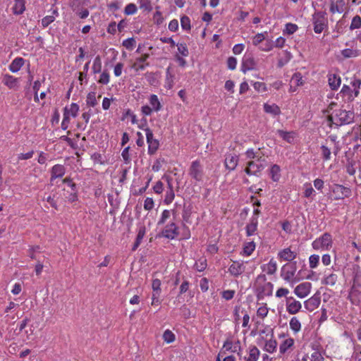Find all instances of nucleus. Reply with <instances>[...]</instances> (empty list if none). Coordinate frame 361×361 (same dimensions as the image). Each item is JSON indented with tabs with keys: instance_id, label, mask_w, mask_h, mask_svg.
<instances>
[{
	"instance_id": "1",
	"label": "nucleus",
	"mask_w": 361,
	"mask_h": 361,
	"mask_svg": "<svg viewBox=\"0 0 361 361\" xmlns=\"http://www.w3.org/2000/svg\"><path fill=\"white\" fill-rule=\"evenodd\" d=\"M266 281L267 278L264 274H260L257 277L255 284L258 299L264 298V295H271L273 284L271 282L267 283Z\"/></svg>"
},
{
	"instance_id": "2",
	"label": "nucleus",
	"mask_w": 361,
	"mask_h": 361,
	"mask_svg": "<svg viewBox=\"0 0 361 361\" xmlns=\"http://www.w3.org/2000/svg\"><path fill=\"white\" fill-rule=\"evenodd\" d=\"M354 112L352 111H346L345 109H339L335 110L334 111V117L335 122L334 124L337 126H341L343 125H347L351 123L354 121Z\"/></svg>"
},
{
	"instance_id": "3",
	"label": "nucleus",
	"mask_w": 361,
	"mask_h": 361,
	"mask_svg": "<svg viewBox=\"0 0 361 361\" xmlns=\"http://www.w3.org/2000/svg\"><path fill=\"white\" fill-rule=\"evenodd\" d=\"M262 161H264V159H262V157H260V158L255 161H248L247 166L245 169V173L249 176L254 175L258 176L261 171L264 168Z\"/></svg>"
},
{
	"instance_id": "4",
	"label": "nucleus",
	"mask_w": 361,
	"mask_h": 361,
	"mask_svg": "<svg viewBox=\"0 0 361 361\" xmlns=\"http://www.w3.org/2000/svg\"><path fill=\"white\" fill-rule=\"evenodd\" d=\"M332 239L331 235L325 233L321 238L317 239L312 243V247L314 250L319 249H329L331 246Z\"/></svg>"
},
{
	"instance_id": "5",
	"label": "nucleus",
	"mask_w": 361,
	"mask_h": 361,
	"mask_svg": "<svg viewBox=\"0 0 361 361\" xmlns=\"http://www.w3.org/2000/svg\"><path fill=\"white\" fill-rule=\"evenodd\" d=\"M146 132L147 142L148 144V153L154 154L157 151L159 147V142L157 139L154 138L152 131L147 128L145 129Z\"/></svg>"
},
{
	"instance_id": "6",
	"label": "nucleus",
	"mask_w": 361,
	"mask_h": 361,
	"mask_svg": "<svg viewBox=\"0 0 361 361\" xmlns=\"http://www.w3.org/2000/svg\"><path fill=\"white\" fill-rule=\"evenodd\" d=\"M314 31L321 33L325 26V13L317 12L313 15Z\"/></svg>"
},
{
	"instance_id": "7",
	"label": "nucleus",
	"mask_w": 361,
	"mask_h": 361,
	"mask_svg": "<svg viewBox=\"0 0 361 361\" xmlns=\"http://www.w3.org/2000/svg\"><path fill=\"white\" fill-rule=\"evenodd\" d=\"M296 271V262L285 264L282 268L281 277L286 281H290Z\"/></svg>"
},
{
	"instance_id": "8",
	"label": "nucleus",
	"mask_w": 361,
	"mask_h": 361,
	"mask_svg": "<svg viewBox=\"0 0 361 361\" xmlns=\"http://www.w3.org/2000/svg\"><path fill=\"white\" fill-rule=\"evenodd\" d=\"M332 192L334 194L335 200H343L345 197H348L351 193V191L348 188L338 184L334 185Z\"/></svg>"
},
{
	"instance_id": "9",
	"label": "nucleus",
	"mask_w": 361,
	"mask_h": 361,
	"mask_svg": "<svg viewBox=\"0 0 361 361\" xmlns=\"http://www.w3.org/2000/svg\"><path fill=\"white\" fill-rule=\"evenodd\" d=\"M189 174L191 177L197 181H200L202 179L203 171L200 162L197 160L192 162L190 167Z\"/></svg>"
},
{
	"instance_id": "10",
	"label": "nucleus",
	"mask_w": 361,
	"mask_h": 361,
	"mask_svg": "<svg viewBox=\"0 0 361 361\" xmlns=\"http://www.w3.org/2000/svg\"><path fill=\"white\" fill-rule=\"evenodd\" d=\"M311 288L312 284L310 282H304L295 288L294 293L298 297L304 298L309 295Z\"/></svg>"
},
{
	"instance_id": "11",
	"label": "nucleus",
	"mask_w": 361,
	"mask_h": 361,
	"mask_svg": "<svg viewBox=\"0 0 361 361\" xmlns=\"http://www.w3.org/2000/svg\"><path fill=\"white\" fill-rule=\"evenodd\" d=\"M286 307L288 313L295 314L300 311L302 307V305L293 297H286Z\"/></svg>"
},
{
	"instance_id": "12",
	"label": "nucleus",
	"mask_w": 361,
	"mask_h": 361,
	"mask_svg": "<svg viewBox=\"0 0 361 361\" xmlns=\"http://www.w3.org/2000/svg\"><path fill=\"white\" fill-rule=\"evenodd\" d=\"M320 298H321L319 293L314 294L305 302V307L310 312L314 311L319 307L321 302Z\"/></svg>"
},
{
	"instance_id": "13",
	"label": "nucleus",
	"mask_w": 361,
	"mask_h": 361,
	"mask_svg": "<svg viewBox=\"0 0 361 361\" xmlns=\"http://www.w3.org/2000/svg\"><path fill=\"white\" fill-rule=\"evenodd\" d=\"M178 234V228L175 223L167 225L162 231L163 236L169 239H173Z\"/></svg>"
},
{
	"instance_id": "14",
	"label": "nucleus",
	"mask_w": 361,
	"mask_h": 361,
	"mask_svg": "<svg viewBox=\"0 0 361 361\" xmlns=\"http://www.w3.org/2000/svg\"><path fill=\"white\" fill-rule=\"evenodd\" d=\"M255 66L256 62L254 57L251 54L245 55L241 67L242 71L245 73L247 71L253 70L255 68Z\"/></svg>"
},
{
	"instance_id": "15",
	"label": "nucleus",
	"mask_w": 361,
	"mask_h": 361,
	"mask_svg": "<svg viewBox=\"0 0 361 361\" xmlns=\"http://www.w3.org/2000/svg\"><path fill=\"white\" fill-rule=\"evenodd\" d=\"M238 163V157L234 154H228L225 159V166L230 171L234 170Z\"/></svg>"
},
{
	"instance_id": "16",
	"label": "nucleus",
	"mask_w": 361,
	"mask_h": 361,
	"mask_svg": "<svg viewBox=\"0 0 361 361\" xmlns=\"http://www.w3.org/2000/svg\"><path fill=\"white\" fill-rule=\"evenodd\" d=\"M148 54H145L136 59V61L133 64L132 68L136 71L144 70L146 66H149V63H144L149 58Z\"/></svg>"
},
{
	"instance_id": "17",
	"label": "nucleus",
	"mask_w": 361,
	"mask_h": 361,
	"mask_svg": "<svg viewBox=\"0 0 361 361\" xmlns=\"http://www.w3.org/2000/svg\"><path fill=\"white\" fill-rule=\"evenodd\" d=\"M260 355L259 349L256 346H250L248 349L247 356L244 357L245 361H257Z\"/></svg>"
},
{
	"instance_id": "18",
	"label": "nucleus",
	"mask_w": 361,
	"mask_h": 361,
	"mask_svg": "<svg viewBox=\"0 0 361 361\" xmlns=\"http://www.w3.org/2000/svg\"><path fill=\"white\" fill-rule=\"evenodd\" d=\"M230 273L235 276H239L245 271V267L243 263H239L238 262H234L228 269Z\"/></svg>"
},
{
	"instance_id": "19",
	"label": "nucleus",
	"mask_w": 361,
	"mask_h": 361,
	"mask_svg": "<svg viewBox=\"0 0 361 361\" xmlns=\"http://www.w3.org/2000/svg\"><path fill=\"white\" fill-rule=\"evenodd\" d=\"M2 82L10 89L18 87V80L12 75L6 74L2 80Z\"/></svg>"
},
{
	"instance_id": "20",
	"label": "nucleus",
	"mask_w": 361,
	"mask_h": 361,
	"mask_svg": "<svg viewBox=\"0 0 361 361\" xmlns=\"http://www.w3.org/2000/svg\"><path fill=\"white\" fill-rule=\"evenodd\" d=\"M344 0H338L336 2L334 0H331L330 11L331 13H341L343 11V6H344Z\"/></svg>"
},
{
	"instance_id": "21",
	"label": "nucleus",
	"mask_w": 361,
	"mask_h": 361,
	"mask_svg": "<svg viewBox=\"0 0 361 361\" xmlns=\"http://www.w3.org/2000/svg\"><path fill=\"white\" fill-rule=\"evenodd\" d=\"M65 174V167L63 165L56 164L51 169V180L54 178H61Z\"/></svg>"
},
{
	"instance_id": "22",
	"label": "nucleus",
	"mask_w": 361,
	"mask_h": 361,
	"mask_svg": "<svg viewBox=\"0 0 361 361\" xmlns=\"http://www.w3.org/2000/svg\"><path fill=\"white\" fill-rule=\"evenodd\" d=\"M277 133L279 136L288 143H293L295 137V133L293 131L286 132L283 130H278Z\"/></svg>"
},
{
	"instance_id": "23",
	"label": "nucleus",
	"mask_w": 361,
	"mask_h": 361,
	"mask_svg": "<svg viewBox=\"0 0 361 361\" xmlns=\"http://www.w3.org/2000/svg\"><path fill=\"white\" fill-rule=\"evenodd\" d=\"M279 256L283 260L292 261L296 257L297 254L291 251L290 248H285L279 253Z\"/></svg>"
},
{
	"instance_id": "24",
	"label": "nucleus",
	"mask_w": 361,
	"mask_h": 361,
	"mask_svg": "<svg viewBox=\"0 0 361 361\" xmlns=\"http://www.w3.org/2000/svg\"><path fill=\"white\" fill-rule=\"evenodd\" d=\"M318 345H313L312 346L313 352L309 355L308 361H324V358L321 354Z\"/></svg>"
},
{
	"instance_id": "25",
	"label": "nucleus",
	"mask_w": 361,
	"mask_h": 361,
	"mask_svg": "<svg viewBox=\"0 0 361 361\" xmlns=\"http://www.w3.org/2000/svg\"><path fill=\"white\" fill-rule=\"evenodd\" d=\"M24 64V59L21 57L16 58L9 65V70L13 73L18 72Z\"/></svg>"
},
{
	"instance_id": "26",
	"label": "nucleus",
	"mask_w": 361,
	"mask_h": 361,
	"mask_svg": "<svg viewBox=\"0 0 361 361\" xmlns=\"http://www.w3.org/2000/svg\"><path fill=\"white\" fill-rule=\"evenodd\" d=\"M264 110L266 113L270 114L273 116L279 115L281 113L280 108L275 104H264Z\"/></svg>"
},
{
	"instance_id": "27",
	"label": "nucleus",
	"mask_w": 361,
	"mask_h": 361,
	"mask_svg": "<svg viewBox=\"0 0 361 361\" xmlns=\"http://www.w3.org/2000/svg\"><path fill=\"white\" fill-rule=\"evenodd\" d=\"M341 78L336 75H331L329 78V85L332 90H337L341 85Z\"/></svg>"
},
{
	"instance_id": "28",
	"label": "nucleus",
	"mask_w": 361,
	"mask_h": 361,
	"mask_svg": "<svg viewBox=\"0 0 361 361\" xmlns=\"http://www.w3.org/2000/svg\"><path fill=\"white\" fill-rule=\"evenodd\" d=\"M13 9L15 14H22L25 9L24 0H15Z\"/></svg>"
},
{
	"instance_id": "29",
	"label": "nucleus",
	"mask_w": 361,
	"mask_h": 361,
	"mask_svg": "<svg viewBox=\"0 0 361 361\" xmlns=\"http://www.w3.org/2000/svg\"><path fill=\"white\" fill-rule=\"evenodd\" d=\"M294 344V340L293 338H287L283 341L279 346V350L281 354H284Z\"/></svg>"
},
{
	"instance_id": "30",
	"label": "nucleus",
	"mask_w": 361,
	"mask_h": 361,
	"mask_svg": "<svg viewBox=\"0 0 361 361\" xmlns=\"http://www.w3.org/2000/svg\"><path fill=\"white\" fill-rule=\"evenodd\" d=\"M257 227V219L252 218L251 222L246 226V233L247 235H252L255 233Z\"/></svg>"
},
{
	"instance_id": "31",
	"label": "nucleus",
	"mask_w": 361,
	"mask_h": 361,
	"mask_svg": "<svg viewBox=\"0 0 361 361\" xmlns=\"http://www.w3.org/2000/svg\"><path fill=\"white\" fill-rule=\"evenodd\" d=\"M145 235V228H140L138 233L137 235V237H136L135 242L134 243V245L132 247V250L133 251H135L139 247Z\"/></svg>"
},
{
	"instance_id": "32",
	"label": "nucleus",
	"mask_w": 361,
	"mask_h": 361,
	"mask_svg": "<svg viewBox=\"0 0 361 361\" xmlns=\"http://www.w3.org/2000/svg\"><path fill=\"white\" fill-rule=\"evenodd\" d=\"M290 328L295 332L298 333L301 329V324L298 319L295 317H292L290 321Z\"/></svg>"
},
{
	"instance_id": "33",
	"label": "nucleus",
	"mask_w": 361,
	"mask_h": 361,
	"mask_svg": "<svg viewBox=\"0 0 361 361\" xmlns=\"http://www.w3.org/2000/svg\"><path fill=\"white\" fill-rule=\"evenodd\" d=\"M168 183H169V190L166 192L165 199H164V202L166 204L171 203L175 197L173 187L169 180H168Z\"/></svg>"
},
{
	"instance_id": "34",
	"label": "nucleus",
	"mask_w": 361,
	"mask_h": 361,
	"mask_svg": "<svg viewBox=\"0 0 361 361\" xmlns=\"http://www.w3.org/2000/svg\"><path fill=\"white\" fill-rule=\"evenodd\" d=\"M277 343L275 340L270 339L266 341L264 350L268 353H273L276 350Z\"/></svg>"
},
{
	"instance_id": "35",
	"label": "nucleus",
	"mask_w": 361,
	"mask_h": 361,
	"mask_svg": "<svg viewBox=\"0 0 361 361\" xmlns=\"http://www.w3.org/2000/svg\"><path fill=\"white\" fill-rule=\"evenodd\" d=\"M149 102L154 111H157L160 110L161 104H160L157 95L152 94L149 98Z\"/></svg>"
},
{
	"instance_id": "36",
	"label": "nucleus",
	"mask_w": 361,
	"mask_h": 361,
	"mask_svg": "<svg viewBox=\"0 0 361 361\" xmlns=\"http://www.w3.org/2000/svg\"><path fill=\"white\" fill-rule=\"evenodd\" d=\"M280 168L278 165L274 164L271 166L270 170V174L271 176V178L274 181H277L279 179L280 177Z\"/></svg>"
},
{
	"instance_id": "37",
	"label": "nucleus",
	"mask_w": 361,
	"mask_h": 361,
	"mask_svg": "<svg viewBox=\"0 0 361 361\" xmlns=\"http://www.w3.org/2000/svg\"><path fill=\"white\" fill-rule=\"evenodd\" d=\"M59 199L58 193L56 192L53 195H49L46 198V201L55 209H58L57 200Z\"/></svg>"
},
{
	"instance_id": "38",
	"label": "nucleus",
	"mask_w": 361,
	"mask_h": 361,
	"mask_svg": "<svg viewBox=\"0 0 361 361\" xmlns=\"http://www.w3.org/2000/svg\"><path fill=\"white\" fill-rule=\"evenodd\" d=\"M360 27H361V18L359 16H355V17H353V18L352 20V22H351V24L350 26V29L351 30H353L355 29H358Z\"/></svg>"
},
{
	"instance_id": "39",
	"label": "nucleus",
	"mask_w": 361,
	"mask_h": 361,
	"mask_svg": "<svg viewBox=\"0 0 361 361\" xmlns=\"http://www.w3.org/2000/svg\"><path fill=\"white\" fill-rule=\"evenodd\" d=\"M180 25H181V27H182V28L183 30H190V28H191V27H190V20L186 16H183L180 18Z\"/></svg>"
},
{
	"instance_id": "40",
	"label": "nucleus",
	"mask_w": 361,
	"mask_h": 361,
	"mask_svg": "<svg viewBox=\"0 0 361 361\" xmlns=\"http://www.w3.org/2000/svg\"><path fill=\"white\" fill-rule=\"evenodd\" d=\"M87 104L92 107L97 104L96 94L94 92H90L87 96Z\"/></svg>"
},
{
	"instance_id": "41",
	"label": "nucleus",
	"mask_w": 361,
	"mask_h": 361,
	"mask_svg": "<svg viewBox=\"0 0 361 361\" xmlns=\"http://www.w3.org/2000/svg\"><path fill=\"white\" fill-rule=\"evenodd\" d=\"M102 69V62L99 56H97L94 61V64L92 66V71L94 73H99Z\"/></svg>"
},
{
	"instance_id": "42",
	"label": "nucleus",
	"mask_w": 361,
	"mask_h": 361,
	"mask_svg": "<svg viewBox=\"0 0 361 361\" xmlns=\"http://www.w3.org/2000/svg\"><path fill=\"white\" fill-rule=\"evenodd\" d=\"M321 150H322V158L324 159V160H325V161L329 160L331 158L330 149L325 145H322Z\"/></svg>"
},
{
	"instance_id": "43",
	"label": "nucleus",
	"mask_w": 361,
	"mask_h": 361,
	"mask_svg": "<svg viewBox=\"0 0 361 361\" xmlns=\"http://www.w3.org/2000/svg\"><path fill=\"white\" fill-rule=\"evenodd\" d=\"M337 280V276L334 274H331L327 276L324 279L326 285L334 286Z\"/></svg>"
},
{
	"instance_id": "44",
	"label": "nucleus",
	"mask_w": 361,
	"mask_h": 361,
	"mask_svg": "<svg viewBox=\"0 0 361 361\" xmlns=\"http://www.w3.org/2000/svg\"><path fill=\"white\" fill-rule=\"evenodd\" d=\"M164 340L167 343H171L175 340V335L170 330H166L163 334Z\"/></svg>"
},
{
	"instance_id": "45",
	"label": "nucleus",
	"mask_w": 361,
	"mask_h": 361,
	"mask_svg": "<svg viewBox=\"0 0 361 361\" xmlns=\"http://www.w3.org/2000/svg\"><path fill=\"white\" fill-rule=\"evenodd\" d=\"M135 45V40L133 37L128 38L123 42V46L127 49L131 50Z\"/></svg>"
},
{
	"instance_id": "46",
	"label": "nucleus",
	"mask_w": 361,
	"mask_h": 361,
	"mask_svg": "<svg viewBox=\"0 0 361 361\" xmlns=\"http://www.w3.org/2000/svg\"><path fill=\"white\" fill-rule=\"evenodd\" d=\"M341 54L344 58H351L357 56V51L351 49H345L341 51Z\"/></svg>"
},
{
	"instance_id": "47",
	"label": "nucleus",
	"mask_w": 361,
	"mask_h": 361,
	"mask_svg": "<svg viewBox=\"0 0 361 361\" xmlns=\"http://www.w3.org/2000/svg\"><path fill=\"white\" fill-rule=\"evenodd\" d=\"M255 248V243L253 241L249 242L244 247V252L247 255H250L252 253V252L254 251Z\"/></svg>"
},
{
	"instance_id": "48",
	"label": "nucleus",
	"mask_w": 361,
	"mask_h": 361,
	"mask_svg": "<svg viewBox=\"0 0 361 361\" xmlns=\"http://www.w3.org/2000/svg\"><path fill=\"white\" fill-rule=\"evenodd\" d=\"M277 269V266L276 262H274L273 260H271L269 264H267V272L268 274H274Z\"/></svg>"
},
{
	"instance_id": "49",
	"label": "nucleus",
	"mask_w": 361,
	"mask_h": 361,
	"mask_svg": "<svg viewBox=\"0 0 361 361\" xmlns=\"http://www.w3.org/2000/svg\"><path fill=\"white\" fill-rule=\"evenodd\" d=\"M319 257L317 255H312L309 258L310 267L313 269L315 268L319 263Z\"/></svg>"
},
{
	"instance_id": "50",
	"label": "nucleus",
	"mask_w": 361,
	"mask_h": 361,
	"mask_svg": "<svg viewBox=\"0 0 361 361\" xmlns=\"http://www.w3.org/2000/svg\"><path fill=\"white\" fill-rule=\"evenodd\" d=\"M79 110V106L75 103H72L70 109H68V116H69V114L72 115L73 117H75L77 116L78 111Z\"/></svg>"
},
{
	"instance_id": "51",
	"label": "nucleus",
	"mask_w": 361,
	"mask_h": 361,
	"mask_svg": "<svg viewBox=\"0 0 361 361\" xmlns=\"http://www.w3.org/2000/svg\"><path fill=\"white\" fill-rule=\"evenodd\" d=\"M109 74L107 71H104L98 80L99 83H101L102 85H106L109 82Z\"/></svg>"
},
{
	"instance_id": "52",
	"label": "nucleus",
	"mask_w": 361,
	"mask_h": 361,
	"mask_svg": "<svg viewBox=\"0 0 361 361\" xmlns=\"http://www.w3.org/2000/svg\"><path fill=\"white\" fill-rule=\"evenodd\" d=\"M291 82H295L296 86H300L303 84L302 80V75L300 73H295L290 80Z\"/></svg>"
},
{
	"instance_id": "53",
	"label": "nucleus",
	"mask_w": 361,
	"mask_h": 361,
	"mask_svg": "<svg viewBox=\"0 0 361 361\" xmlns=\"http://www.w3.org/2000/svg\"><path fill=\"white\" fill-rule=\"evenodd\" d=\"M140 7L145 11H151L152 5L150 0H139Z\"/></svg>"
},
{
	"instance_id": "54",
	"label": "nucleus",
	"mask_w": 361,
	"mask_h": 361,
	"mask_svg": "<svg viewBox=\"0 0 361 361\" xmlns=\"http://www.w3.org/2000/svg\"><path fill=\"white\" fill-rule=\"evenodd\" d=\"M137 11V6L134 4H129L125 8V13L126 15H132Z\"/></svg>"
},
{
	"instance_id": "55",
	"label": "nucleus",
	"mask_w": 361,
	"mask_h": 361,
	"mask_svg": "<svg viewBox=\"0 0 361 361\" xmlns=\"http://www.w3.org/2000/svg\"><path fill=\"white\" fill-rule=\"evenodd\" d=\"M178 50L179 53L183 56H187L189 54L188 47L185 44H177Z\"/></svg>"
},
{
	"instance_id": "56",
	"label": "nucleus",
	"mask_w": 361,
	"mask_h": 361,
	"mask_svg": "<svg viewBox=\"0 0 361 361\" xmlns=\"http://www.w3.org/2000/svg\"><path fill=\"white\" fill-rule=\"evenodd\" d=\"M351 85L354 87L355 97H357L359 93H360L359 89H360V85H361V80H360V79H355L351 82Z\"/></svg>"
},
{
	"instance_id": "57",
	"label": "nucleus",
	"mask_w": 361,
	"mask_h": 361,
	"mask_svg": "<svg viewBox=\"0 0 361 361\" xmlns=\"http://www.w3.org/2000/svg\"><path fill=\"white\" fill-rule=\"evenodd\" d=\"M171 212L169 210L165 209L162 212L161 217L160 220L158 221V225L164 224L166 221L170 217Z\"/></svg>"
},
{
	"instance_id": "58",
	"label": "nucleus",
	"mask_w": 361,
	"mask_h": 361,
	"mask_svg": "<svg viewBox=\"0 0 361 361\" xmlns=\"http://www.w3.org/2000/svg\"><path fill=\"white\" fill-rule=\"evenodd\" d=\"M67 111H68V108L66 107L64 109L63 119V121L61 123V128L63 130H66L68 128V124L69 123V117L68 116Z\"/></svg>"
},
{
	"instance_id": "59",
	"label": "nucleus",
	"mask_w": 361,
	"mask_h": 361,
	"mask_svg": "<svg viewBox=\"0 0 361 361\" xmlns=\"http://www.w3.org/2000/svg\"><path fill=\"white\" fill-rule=\"evenodd\" d=\"M54 17L51 16H45L42 19V25L44 27H48L54 20Z\"/></svg>"
},
{
	"instance_id": "60",
	"label": "nucleus",
	"mask_w": 361,
	"mask_h": 361,
	"mask_svg": "<svg viewBox=\"0 0 361 361\" xmlns=\"http://www.w3.org/2000/svg\"><path fill=\"white\" fill-rule=\"evenodd\" d=\"M245 154L247 159H256V160L261 157L259 156V151L255 152L252 149H247Z\"/></svg>"
},
{
	"instance_id": "61",
	"label": "nucleus",
	"mask_w": 361,
	"mask_h": 361,
	"mask_svg": "<svg viewBox=\"0 0 361 361\" xmlns=\"http://www.w3.org/2000/svg\"><path fill=\"white\" fill-rule=\"evenodd\" d=\"M129 149H130V147H126L123 150L122 154H121L122 157L126 164H128L130 162V155H129Z\"/></svg>"
},
{
	"instance_id": "62",
	"label": "nucleus",
	"mask_w": 361,
	"mask_h": 361,
	"mask_svg": "<svg viewBox=\"0 0 361 361\" xmlns=\"http://www.w3.org/2000/svg\"><path fill=\"white\" fill-rule=\"evenodd\" d=\"M237 60L235 58L231 56L227 60L228 68L231 70H234L236 67Z\"/></svg>"
},
{
	"instance_id": "63",
	"label": "nucleus",
	"mask_w": 361,
	"mask_h": 361,
	"mask_svg": "<svg viewBox=\"0 0 361 361\" xmlns=\"http://www.w3.org/2000/svg\"><path fill=\"white\" fill-rule=\"evenodd\" d=\"M154 207V201L152 200V198L151 197H147L145 200V203H144V208L145 210H151Z\"/></svg>"
},
{
	"instance_id": "64",
	"label": "nucleus",
	"mask_w": 361,
	"mask_h": 361,
	"mask_svg": "<svg viewBox=\"0 0 361 361\" xmlns=\"http://www.w3.org/2000/svg\"><path fill=\"white\" fill-rule=\"evenodd\" d=\"M298 29V26L295 24L288 23L286 26V32L289 35L293 34Z\"/></svg>"
}]
</instances>
